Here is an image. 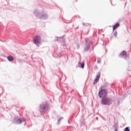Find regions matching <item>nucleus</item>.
<instances>
[{"mask_svg":"<svg viewBox=\"0 0 131 131\" xmlns=\"http://www.w3.org/2000/svg\"><path fill=\"white\" fill-rule=\"evenodd\" d=\"M41 37L38 35H36L34 37L33 42L35 45H38L41 42Z\"/></svg>","mask_w":131,"mask_h":131,"instance_id":"nucleus-1","label":"nucleus"},{"mask_svg":"<svg viewBox=\"0 0 131 131\" xmlns=\"http://www.w3.org/2000/svg\"><path fill=\"white\" fill-rule=\"evenodd\" d=\"M107 94V91L101 90V91L99 92V96L100 98H105Z\"/></svg>","mask_w":131,"mask_h":131,"instance_id":"nucleus-2","label":"nucleus"},{"mask_svg":"<svg viewBox=\"0 0 131 131\" xmlns=\"http://www.w3.org/2000/svg\"><path fill=\"white\" fill-rule=\"evenodd\" d=\"M102 103L103 105H110L111 104V100L108 98H104L102 99Z\"/></svg>","mask_w":131,"mask_h":131,"instance_id":"nucleus-3","label":"nucleus"},{"mask_svg":"<svg viewBox=\"0 0 131 131\" xmlns=\"http://www.w3.org/2000/svg\"><path fill=\"white\" fill-rule=\"evenodd\" d=\"M40 108H41V110H40L41 112H45L47 109H48V105H41Z\"/></svg>","mask_w":131,"mask_h":131,"instance_id":"nucleus-4","label":"nucleus"},{"mask_svg":"<svg viewBox=\"0 0 131 131\" xmlns=\"http://www.w3.org/2000/svg\"><path fill=\"white\" fill-rule=\"evenodd\" d=\"M101 76V74L99 73L97 77L95 79V81H94V84H96V83H97L98 82V81H99V80L100 79V76Z\"/></svg>","mask_w":131,"mask_h":131,"instance_id":"nucleus-5","label":"nucleus"},{"mask_svg":"<svg viewBox=\"0 0 131 131\" xmlns=\"http://www.w3.org/2000/svg\"><path fill=\"white\" fill-rule=\"evenodd\" d=\"M120 24L119 23H117L115 25L113 26V31H114V30H116V29H117V28H118L120 26Z\"/></svg>","mask_w":131,"mask_h":131,"instance_id":"nucleus-6","label":"nucleus"},{"mask_svg":"<svg viewBox=\"0 0 131 131\" xmlns=\"http://www.w3.org/2000/svg\"><path fill=\"white\" fill-rule=\"evenodd\" d=\"M7 59L9 62H12V61L14 60V57H13L12 56H8L7 57Z\"/></svg>","mask_w":131,"mask_h":131,"instance_id":"nucleus-7","label":"nucleus"},{"mask_svg":"<svg viewBox=\"0 0 131 131\" xmlns=\"http://www.w3.org/2000/svg\"><path fill=\"white\" fill-rule=\"evenodd\" d=\"M121 57H126V51H123L120 53Z\"/></svg>","mask_w":131,"mask_h":131,"instance_id":"nucleus-8","label":"nucleus"},{"mask_svg":"<svg viewBox=\"0 0 131 131\" xmlns=\"http://www.w3.org/2000/svg\"><path fill=\"white\" fill-rule=\"evenodd\" d=\"M16 122L17 124H21V122H22V121L21 120V119H18L16 121Z\"/></svg>","mask_w":131,"mask_h":131,"instance_id":"nucleus-9","label":"nucleus"},{"mask_svg":"<svg viewBox=\"0 0 131 131\" xmlns=\"http://www.w3.org/2000/svg\"><path fill=\"white\" fill-rule=\"evenodd\" d=\"M80 65H81V68H83L84 67V62H82V63H80Z\"/></svg>","mask_w":131,"mask_h":131,"instance_id":"nucleus-10","label":"nucleus"},{"mask_svg":"<svg viewBox=\"0 0 131 131\" xmlns=\"http://www.w3.org/2000/svg\"><path fill=\"white\" fill-rule=\"evenodd\" d=\"M124 131H129V129L128 128V127H126L124 129Z\"/></svg>","mask_w":131,"mask_h":131,"instance_id":"nucleus-11","label":"nucleus"},{"mask_svg":"<svg viewBox=\"0 0 131 131\" xmlns=\"http://www.w3.org/2000/svg\"><path fill=\"white\" fill-rule=\"evenodd\" d=\"M114 36L115 37H116V36H117V32H115L114 33Z\"/></svg>","mask_w":131,"mask_h":131,"instance_id":"nucleus-12","label":"nucleus"},{"mask_svg":"<svg viewBox=\"0 0 131 131\" xmlns=\"http://www.w3.org/2000/svg\"><path fill=\"white\" fill-rule=\"evenodd\" d=\"M97 63H101V60H97Z\"/></svg>","mask_w":131,"mask_h":131,"instance_id":"nucleus-13","label":"nucleus"},{"mask_svg":"<svg viewBox=\"0 0 131 131\" xmlns=\"http://www.w3.org/2000/svg\"><path fill=\"white\" fill-rule=\"evenodd\" d=\"M61 118L59 119L58 121H60L61 120Z\"/></svg>","mask_w":131,"mask_h":131,"instance_id":"nucleus-14","label":"nucleus"}]
</instances>
